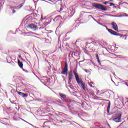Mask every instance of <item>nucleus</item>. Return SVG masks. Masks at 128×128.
Segmentation results:
<instances>
[{
    "label": "nucleus",
    "mask_w": 128,
    "mask_h": 128,
    "mask_svg": "<svg viewBox=\"0 0 128 128\" xmlns=\"http://www.w3.org/2000/svg\"><path fill=\"white\" fill-rule=\"evenodd\" d=\"M112 118L115 122H122V114L117 111L112 114Z\"/></svg>",
    "instance_id": "obj_1"
},
{
    "label": "nucleus",
    "mask_w": 128,
    "mask_h": 128,
    "mask_svg": "<svg viewBox=\"0 0 128 128\" xmlns=\"http://www.w3.org/2000/svg\"><path fill=\"white\" fill-rule=\"evenodd\" d=\"M93 8H98V10H104V12H106L108 10V8H106V6L98 3H93L92 4Z\"/></svg>",
    "instance_id": "obj_2"
},
{
    "label": "nucleus",
    "mask_w": 128,
    "mask_h": 128,
    "mask_svg": "<svg viewBox=\"0 0 128 128\" xmlns=\"http://www.w3.org/2000/svg\"><path fill=\"white\" fill-rule=\"evenodd\" d=\"M106 30L110 34H112V36H120V38H124V36L121 35L120 34L108 28H106Z\"/></svg>",
    "instance_id": "obj_3"
},
{
    "label": "nucleus",
    "mask_w": 128,
    "mask_h": 128,
    "mask_svg": "<svg viewBox=\"0 0 128 128\" xmlns=\"http://www.w3.org/2000/svg\"><path fill=\"white\" fill-rule=\"evenodd\" d=\"M68 63H66L64 70L62 71L60 74H66V78H68Z\"/></svg>",
    "instance_id": "obj_4"
},
{
    "label": "nucleus",
    "mask_w": 128,
    "mask_h": 128,
    "mask_svg": "<svg viewBox=\"0 0 128 128\" xmlns=\"http://www.w3.org/2000/svg\"><path fill=\"white\" fill-rule=\"evenodd\" d=\"M40 80L41 82L44 84V86H46V84H50V78H47L46 76H44L43 78H42ZM44 82L46 84H44Z\"/></svg>",
    "instance_id": "obj_5"
},
{
    "label": "nucleus",
    "mask_w": 128,
    "mask_h": 128,
    "mask_svg": "<svg viewBox=\"0 0 128 128\" xmlns=\"http://www.w3.org/2000/svg\"><path fill=\"white\" fill-rule=\"evenodd\" d=\"M86 114V112H84L83 110L74 111V114L78 116L80 118H82V116H84Z\"/></svg>",
    "instance_id": "obj_6"
},
{
    "label": "nucleus",
    "mask_w": 128,
    "mask_h": 128,
    "mask_svg": "<svg viewBox=\"0 0 128 128\" xmlns=\"http://www.w3.org/2000/svg\"><path fill=\"white\" fill-rule=\"evenodd\" d=\"M27 28H32V30H36L38 28V26L34 24H30Z\"/></svg>",
    "instance_id": "obj_7"
},
{
    "label": "nucleus",
    "mask_w": 128,
    "mask_h": 128,
    "mask_svg": "<svg viewBox=\"0 0 128 128\" xmlns=\"http://www.w3.org/2000/svg\"><path fill=\"white\" fill-rule=\"evenodd\" d=\"M18 94L22 96V98H28V94H25L20 92H17Z\"/></svg>",
    "instance_id": "obj_8"
},
{
    "label": "nucleus",
    "mask_w": 128,
    "mask_h": 128,
    "mask_svg": "<svg viewBox=\"0 0 128 128\" xmlns=\"http://www.w3.org/2000/svg\"><path fill=\"white\" fill-rule=\"evenodd\" d=\"M111 25L112 26V28L114 30H118V24H116V23L115 22H112L111 23Z\"/></svg>",
    "instance_id": "obj_9"
},
{
    "label": "nucleus",
    "mask_w": 128,
    "mask_h": 128,
    "mask_svg": "<svg viewBox=\"0 0 128 128\" xmlns=\"http://www.w3.org/2000/svg\"><path fill=\"white\" fill-rule=\"evenodd\" d=\"M59 96H60V100H68V99H66V94H64L62 93H59Z\"/></svg>",
    "instance_id": "obj_10"
},
{
    "label": "nucleus",
    "mask_w": 128,
    "mask_h": 128,
    "mask_svg": "<svg viewBox=\"0 0 128 128\" xmlns=\"http://www.w3.org/2000/svg\"><path fill=\"white\" fill-rule=\"evenodd\" d=\"M56 102H58V104H64V102H68V100H60L58 99L56 101Z\"/></svg>",
    "instance_id": "obj_11"
},
{
    "label": "nucleus",
    "mask_w": 128,
    "mask_h": 128,
    "mask_svg": "<svg viewBox=\"0 0 128 128\" xmlns=\"http://www.w3.org/2000/svg\"><path fill=\"white\" fill-rule=\"evenodd\" d=\"M68 80L70 82H72V77L74 75L72 74V71H70L68 73Z\"/></svg>",
    "instance_id": "obj_12"
},
{
    "label": "nucleus",
    "mask_w": 128,
    "mask_h": 128,
    "mask_svg": "<svg viewBox=\"0 0 128 128\" xmlns=\"http://www.w3.org/2000/svg\"><path fill=\"white\" fill-rule=\"evenodd\" d=\"M62 16H57L55 17L54 19L52 18L53 22H60L62 20Z\"/></svg>",
    "instance_id": "obj_13"
},
{
    "label": "nucleus",
    "mask_w": 128,
    "mask_h": 128,
    "mask_svg": "<svg viewBox=\"0 0 128 128\" xmlns=\"http://www.w3.org/2000/svg\"><path fill=\"white\" fill-rule=\"evenodd\" d=\"M110 92H112V90H107L105 92H103V94H105L106 96L108 98V96H110Z\"/></svg>",
    "instance_id": "obj_14"
},
{
    "label": "nucleus",
    "mask_w": 128,
    "mask_h": 128,
    "mask_svg": "<svg viewBox=\"0 0 128 128\" xmlns=\"http://www.w3.org/2000/svg\"><path fill=\"white\" fill-rule=\"evenodd\" d=\"M104 16H112L113 18H121V16H122V15H112L110 14H103Z\"/></svg>",
    "instance_id": "obj_15"
},
{
    "label": "nucleus",
    "mask_w": 128,
    "mask_h": 128,
    "mask_svg": "<svg viewBox=\"0 0 128 128\" xmlns=\"http://www.w3.org/2000/svg\"><path fill=\"white\" fill-rule=\"evenodd\" d=\"M80 86L81 88L84 90H86V84L84 83V82H82H82H80Z\"/></svg>",
    "instance_id": "obj_16"
},
{
    "label": "nucleus",
    "mask_w": 128,
    "mask_h": 128,
    "mask_svg": "<svg viewBox=\"0 0 128 128\" xmlns=\"http://www.w3.org/2000/svg\"><path fill=\"white\" fill-rule=\"evenodd\" d=\"M62 14L64 16V20H66V18H68V16H70V13H68V12H63Z\"/></svg>",
    "instance_id": "obj_17"
},
{
    "label": "nucleus",
    "mask_w": 128,
    "mask_h": 128,
    "mask_svg": "<svg viewBox=\"0 0 128 128\" xmlns=\"http://www.w3.org/2000/svg\"><path fill=\"white\" fill-rule=\"evenodd\" d=\"M18 66H19V68H24V64H22V62H20V60H18Z\"/></svg>",
    "instance_id": "obj_18"
},
{
    "label": "nucleus",
    "mask_w": 128,
    "mask_h": 128,
    "mask_svg": "<svg viewBox=\"0 0 128 128\" xmlns=\"http://www.w3.org/2000/svg\"><path fill=\"white\" fill-rule=\"evenodd\" d=\"M52 16L49 17V18H48L49 22H46V24H43L44 26H48V24H50V22H52Z\"/></svg>",
    "instance_id": "obj_19"
},
{
    "label": "nucleus",
    "mask_w": 128,
    "mask_h": 128,
    "mask_svg": "<svg viewBox=\"0 0 128 128\" xmlns=\"http://www.w3.org/2000/svg\"><path fill=\"white\" fill-rule=\"evenodd\" d=\"M96 58L99 64V65L102 66V63L100 62V56H98V54H96Z\"/></svg>",
    "instance_id": "obj_20"
},
{
    "label": "nucleus",
    "mask_w": 128,
    "mask_h": 128,
    "mask_svg": "<svg viewBox=\"0 0 128 128\" xmlns=\"http://www.w3.org/2000/svg\"><path fill=\"white\" fill-rule=\"evenodd\" d=\"M76 80V82H77V84H80V82H82V80H81L80 81V76H77L76 77H75Z\"/></svg>",
    "instance_id": "obj_21"
},
{
    "label": "nucleus",
    "mask_w": 128,
    "mask_h": 128,
    "mask_svg": "<svg viewBox=\"0 0 128 128\" xmlns=\"http://www.w3.org/2000/svg\"><path fill=\"white\" fill-rule=\"evenodd\" d=\"M80 54V52L76 51V52H71V56L72 58H74V56H76V54Z\"/></svg>",
    "instance_id": "obj_22"
},
{
    "label": "nucleus",
    "mask_w": 128,
    "mask_h": 128,
    "mask_svg": "<svg viewBox=\"0 0 128 128\" xmlns=\"http://www.w3.org/2000/svg\"><path fill=\"white\" fill-rule=\"evenodd\" d=\"M110 102L108 104V106L107 108V112L108 114H110Z\"/></svg>",
    "instance_id": "obj_23"
},
{
    "label": "nucleus",
    "mask_w": 128,
    "mask_h": 128,
    "mask_svg": "<svg viewBox=\"0 0 128 128\" xmlns=\"http://www.w3.org/2000/svg\"><path fill=\"white\" fill-rule=\"evenodd\" d=\"M76 28V23L74 24L73 26L71 28V30H74Z\"/></svg>",
    "instance_id": "obj_24"
},
{
    "label": "nucleus",
    "mask_w": 128,
    "mask_h": 128,
    "mask_svg": "<svg viewBox=\"0 0 128 128\" xmlns=\"http://www.w3.org/2000/svg\"><path fill=\"white\" fill-rule=\"evenodd\" d=\"M97 22V24H100V26H104V28H106H106H108V27H106V26L102 24V23H100V22Z\"/></svg>",
    "instance_id": "obj_25"
},
{
    "label": "nucleus",
    "mask_w": 128,
    "mask_h": 128,
    "mask_svg": "<svg viewBox=\"0 0 128 128\" xmlns=\"http://www.w3.org/2000/svg\"><path fill=\"white\" fill-rule=\"evenodd\" d=\"M68 86V88H71V90H76V88H74V86H72V85Z\"/></svg>",
    "instance_id": "obj_26"
},
{
    "label": "nucleus",
    "mask_w": 128,
    "mask_h": 128,
    "mask_svg": "<svg viewBox=\"0 0 128 128\" xmlns=\"http://www.w3.org/2000/svg\"><path fill=\"white\" fill-rule=\"evenodd\" d=\"M60 5L61 6V8H60V10H57L58 12H60L64 10V8H62V4H60Z\"/></svg>",
    "instance_id": "obj_27"
},
{
    "label": "nucleus",
    "mask_w": 128,
    "mask_h": 128,
    "mask_svg": "<svg viewBox=\"0 0 128 128\" xmlns=\"http://www.w3.org/2000/svg\"><path fill=\"white\" fill-rule=\"evenodd\" d=\"M24 3H22L18 6L19 10H20L24 6Z\"/></svg>",
    "instance_id": "obj_28"
},
{
    "label": "nucleus",
    "mask_w": 128,
    "mask_h": 128,
    "mask_svg": "<svg viewBox=\"0 0 128 128\" xmlns=\"http://www.w3.org/2000/svg\"><path fill=\"white\" fill-rule=\"evenodd\" d=\"M89 18H93L94 20V22H98V20H96V18H94V16H92L90 15L88 16Z\"/></svg>",
    "instance_id": "obj_29"
},
{
    "label": "nucleus",
    "mask_w": 128,
    "mask_h": 128,
    "mask_svg": "<svg viewBox=\"0 0 128 128\" xmlns=\"http://www.w3.org/2000/svg\"><path fill=\"white\" fill-rule=\"evenodd\" d=\"M11 8H13L14 10H20L18 6H11Z\"/></svg>",
    "instance_id": "obj_30"
},
{
    "label": "nucleus",
    "mask_w": 128,
    "mask_h": 128,
    "mask_svg": "<svg viewBox=\"0 0 128 128\" xmlns=\"http://www.w3.org/2000/svg\"><path fill=\"white\" fill-rule=\"evenodd\" d=\"M94 46H100V43L98 42H95Z\"/></svg>",
    "instance_id": "obj_31"
},
{
    "label": "nucleus",
    "mask_w": 128,
    "mask_h": 128,
    "mask_svg": "<svg viewBox=\"0 0 128 128\" xmlns=\"http://www.w3.org/2000/svg\"><path fill=\"white\" fill-rule=\"evenodd\" d=\"M86 12H80V16H82V14H84L86 13ZM86 14H88V12H86ZM88 14H91V12H88Z\"/></svg>",
    "instance_id": "obj_32"
},
{
    "label": "nucleus",
    "mask_w": 128,
    "mask_h": 128,
    "mask_svg": "<svg viewBox=\"0 0 128 128\" xmlns=\"http://www.w3.org/2000/svg\"><path fill=\"white\" fill-rule=\"evenodd\" d=\"M32 16H34V18H36V17H38V16H39V15H38V14L34 13V14H32Z\"/></svg>",
    "instance_id": "obj_33"
},
{
    "label": "nucleus",
    "mask_w": 128,
    "mask_h": 128,
    "mask_svg": "<svg viewBox=\"0 0 128 128\" xmlns=\"http://www.w3.org/2000/svg\"><path fill=\"white\" fill-rule=\"evenodd\" d=\"M10 8L12 10V14H16V10L15 9H14L12 7H10Z\"/></svg>",
    "instance_id": "obj_34"
},
{
    "label": "nucleus",
    "mask_w": 128,
    "mask_h": 128,
    "mask_svg": "<svg viewBox=\"0 0 128 128\" xmlns=\"http://www.w3.org/2000/svg\"><path fill=\"white\" fill-rule=\"evenodd\" d=\"M76 71L74 72V76L75 78H76V76H78V73H76Z\"/></svg>",
    "instance_id": "obj_35"
},
{
    "label": "nucleus",
    "mask_w": 128,
    "mask_h": 128,
    "mask_svg": "<svg viewBox=\"0 0 128 128\" xmlns=\"http://www.w3.org/2000/svg\"><path fill=\"white\" fill-rule=\"evenodd\" d=\"M54 2H60V4H62V0H53Z\"/></svg>",
    "instance_id": "obj_36"
},
{
    "label": "nucleus",
    "mask_w": 128,
    "mask_h": 128,
    "mask_svg": "<svg viewBox=\"0 0 128 128\" xmlns=\"http://www.w3.org/2000/svg\"><path fill=\"white\" fill-rule=\"evenodd\" d=\"M90 96H94V92H92V93L90 92Z\"/></svg>",
    "instance_id": "obj_37"
},
{
    "label": "nucleus",
    "mask_w": 128,
    "mask_h": 128,
    "mask_svg": "<svg viewBox=\"0 0 128 128\" xmlns=\"http://www.w3.org/2000/svg\"><path fill=\"white\" fill-rule=\"evenodd\" d=\"M33 100H31V102H32V100H35V102H38L39 99L38 98H36V99H34V98H32Z\"/></svg>",
    "instance_id": "obj_38"
},
{
    "label": "nucleus",
    "mask_w": 128,
    "mask_h": 128,
    "mask_svg": "<svg viewBox=\"0 0 128 128\" xmlns=\"http://www.w3.org/2000/svg\"><path fill=\"white\" fill-rule=\"evenodd\" d=\"M84 72H86L87 74H88L90 72V70H88L86 69H84Z\"/></svg>",
    "instance_id": "obj_39"
},
{
    "label": "nucleus",
    "mask_w": 128,
    "mask_h": 128,
    "mask_svg": "<svg viewBox=\"0 0 128 128\" xmlns=\"http://www.w3.org/2000/svg\"><path fill=\"white\" fill-rule=\"evenodd\" d=\"M62 36V34H59V36L58 38V42H60V36Z\"/></svg>",
    "instance_id": "obj_40"
},
{
    "label": "nucleus",
    "mask_w": 128,
    "mask_h": 128,
    "mask_svg": "<svg viewBox=\"0 0 128 128\" xmlns=\"http://www.w3.org/2000/svg\"><path fill=\"white\" fill-rule=\"evenodd\" d=\"M35 4V6H36V4L38 2V0H33Z\"/></svg>",
    "instance_id": "obj_41"
},
{
    "label": "nucleus",
    "mask_w": 128,
    "mask_h": 128,
    "mask_svg": "<svg viewBox=\"0 0 128 128\" xmlns=\"http://www.w3.org/2000/svg\"><path fill=\"white\" fill-rule=\"evenodd\" d=\"M32 96H33L34 97V98H36V96H34V94H30V98H34V97H32Z\"/></svg>",
    "instance_id": "obj_42"
},
{
    "label": "nucleus",
    "mask_w": 128,
    "mask_h": 128,
    "mask_svg": "<svg viewBox=\"0 0 128 128\" xmlns=\"http://www.w3.org/2000/svg\"><path fill=\"white\" fill-rule=\"evenodd\" d=\"M42 0V2H48V4H52L46 0Z\"/></svg>",
    "instance_id": "obj_43"
},
{
    "label": "nucleus",
    "mask_w": 128,
    "mask_h": 128,
    "mask_svg": "<svg viewBox=\"0 0 128 128\" xmlns=\"http://www.w3.org/2000/svg\"><path fill=\"white\" fill-rule=\"evenodd\" d=\"M22 70L23 72H28V70H26L22 68Z\"/></svg>",
    "instance_id": "obj_44"
},
{
    "label": "nucleus",
    "mask_w": 128,
    "mask_h": 128,
    "mask_svg": "<svg viewBox=\"0 0 128 128\" xmlns=\"http://www.w3.org/2000/svg\"><path fill=\"white\" fill-rule=\"evenodd\" d=\"M109 4H110V6H114V3L110 2Z\"/></svg>",
    "instance_id": "obj_45"
},
{
    "label": "nucleus",
    "mask_w": 128,
    "mask_h": 128,
    "mask_svg": "<svg viewBox=\"0 0 128 128\" xmlns=\"http://www.w3.org/2000/svg\"><path fill=\"white\" fill-rule=\"evenodd\" d=\"M6 108L8 110L9 112H10V108H11L10 107H9V108L6 107Z\"/></svg>",
    "instance_id": "obj_46"
},
{
    "label": "nucleus",
    "mask_w": 128,
    "mask_h": 128,
    "mask_svg": "<svg viewBox=\"0 0 128 128\" xmlns=\"http://www.w3.org/2000/svg\"><path fill=\"white\" fill-rule=\"evenodd\" d=\"M126 4V2H124L123 3H122V2H119V6H120L121 4Z\"/></svg>",
    "instance_id": "obj_47"
},
{
    "label": "nucleus",
    "mask_w": 128,
    "mask_h": 128,
    "mask_svg": "<svg viewBox=\"0 0 128 128\" xmlns=\"http://www.w3.org/2000/svg\"><path fill=\"white\" fill-rule=\"evenodd\" d=\"M28 22H29L28 20H26L24 22L25 24H28Z\"/></svg>",
    "instance_id": "obj_48"
},
{
    "label": "nucleus",
    "mask_w": 128,
    "mask_h": 128,
    "mask_svg": "<svg viewBox=\"0 0 128 128\" xmlns=\"http://www.w3.org/2000/svg\"><path fill=\"white\" fill-rule=\"evenodd\" d=\"M24 52L25 54H28V56H30V55L28 53L26 52Z\"/></svg>",
    "instance_id": "obj_49"
},
{
    "label": "nucleus",
    "mask_w": 128,
    "mask_h": 128,
    "mask_svg": "<svg viewBox=\"0 0 128 128\" xmlns=\"http://www.w3.org/2000/svg\"><path fill=\"white\" fill-rule=\"evenodd\" d=\"M93 100H98V96H96V98H94Z\"/></svg>",
    "instance_id": "obj_50"
},
{
    "label": "nucleus",
    "mask_w": 128,
    "mask_h": 128,
    "mask_svg": "<svg viewBox=\"0 0 128 128\" xmlns=\"http://www.w3.org/2000/svg\"><path fill=\"white\" fill-rule=\"evenodd\" d=\"M100 92V90H97V92H96V94L97 95V96H98V93Z\"/></svg>",
    "instance_id": "obj_51"
},
{
    "label": "nucleus",
    "mask_w": 128,
    "mask_h": 128,
    "mask_svg": "<svg viewBox=\"0 0 128 128\" xmlns=\"http://www.w3.org/2000/svg\"><path fill=\"white\" fill-rule=\"evenodd\" d=\"M92 64L93 65V66H96V64L94 63V62L92 61Z\"/></svg>",
    "instance_id": "obj_52"
},
{
    "label": "nucleus",
    "mask_w": 128,
    "mask_h": 128,
    "mask_svg": "<svg viewBox=\"0 0 128 128\" xmlns=\"http://www.w3.org/2000/svg\"><path fill=\"white\" fill-rule=\"evenodd\" d=\"M45 19H46V18H42V16L40 20H41L42 22V20H45Z\"/></svg>",
    "instance_id": "obj_53"
},
{
    "label": "nucleus",
    "mask_w": 128,
    "mask_h": 128,
    "mask_svg": "<svg viewBox=\"0 0 128 128\" xmlns=\"http://www.w3.org/2000/svg\"><path fill=\"white\" fill-rule=\"evenodd\" d=\"M22 120H23V122H26V124H28V122H26V120H24L22 119V118H20Z\"/></svg>",
    "instance_id": "obj_54"
},
{
    "label": "nucleus",
    "mask_w": 128,
    "mask_h": 128,
    "mask_svg": "<svg viewBox=\"0 0 128 128\" xmlns=\"http://www.w3.org/2000/svg\"><path fill=\"white\" fill-rule=\"evenodd\" d=\"M93 88H94V90H97L98 88L96 86H94Z\"/></svg>",
    "instance_id": "obj_55"
},
{
    "label": "nucleus",
    "mask_w": 128,
    "mask_h": 128,
    "mask_svg": "<svg viewBox=\"0 0 128 128\" xmlns=\"http://www.w3.org/2000/svg\"><path fill=\"white\" fill-rule=\"evenodd\" d=\"M96 42H94V41H92L90 44H94H94H95Z\"/></svg>",
    "instance_id": "obj_56"
},
{
    "label": "nucleus",
    "mask_w": 128,
    "mask_h": 128,
    "mask_svg": "<svg viewBox=\"0 0 128 128\" xmlns=\"http://www.w3.org/2000/svg\"><path fill=\"white\" fill-rule=\"evenodd\" d=\"M49 2H54V3L56 2L54 1V0H50Z\"/></svg>",
    "instance_id": "obj_57"
},
{
    "label": "nucleus",
    "mask_w": 128,
    "mask_h": 128,
    "mask_svg": "<svg viewBox=\"0 0 128 128\" xmlns=\"http://www.w3.org/2000/svg\"><path fill=\"white\" fill-rule=\"evenodd\" d=\"M32 34H36V36H40V34H38L36 33H34V32H33Z\"/></svg>",
    "instance_id": "obj_58"
},
{
    "label": "nucleus",
    "mask_w": 128,
    "mask_h": 128,
    "mask_svg": "<svg viewBox=\"0 0 128 128\" xmlns=\"http://www.w3.org/2000/svg\"><path fill=\"white\" fill-rule=\"evenodd\" d=\"M128 14H124V15L123 16H127Z\"/></svg>",
    "instance_id": "obj_59"
},
{
    "label": "nucleus",
    "mask_w": 128,
    "mask_h": 128,
    "mask_svg": "<svg viewBox=\"0 0 128 128\" xmlns=\"http://www.w3.org/2000/svg\"><path fill=\"white\" fill-rule=\"evenodd\" d=\"M109 4V3H108V2H104V4Z\"/></svg>",
    "instance_id": "obj_60"
},
{
    "label": "nucleus",
    "mask_w": 128,
    "mask_h": 128,
    "mask_svg": "<svg viewBox=\"0 0 128 128\" xmlns=\"http://www.w3.org/2000/svg\"><path fill=\"white\" fill-rule=\"evenodd\" d=\"M70 82H70V80H68V84H71Z\"/></svg>",
    "instance_id": "obj_61"
},
{
    "label": "nucleus",
    "mask_w": 128,
    "mask_h": 128,
    "mask_svg": "<svg viewBox=\"0 0 128 128\" xmlns=\"http://www.w3.org/2000/svg\"><path fill=\"white\" fill-rule=\"evenodd\" d=\"M26 34H34V32H27Z\"/></svg>",
    "instance_id": "obj_62"
},
{
    "label": "nucleus",
    "mask_w": 128,
    "mask_h": 128,
    "mask_svg": "<svg viewBox=\"0 0 128 128\" xmlns=\"http://www.w3.org/2000/svg\"><path fill=\"white\" fill-rule=\"evenodd\" d=\"M20 60H23V62H26V60H24V58H20Z\"/></svg>",
    "instance_id": "obj_63"
},
{
    "label": "nucleus",
    "mask_w": 128,
    "mask_h": 128,
    "mask_svg": "<svg viewBox=\"0 0 128 128\" xmlns=\"http://www.w3.org/2000/svg\"><path fill=\"white\" fill-rule=\"evenodd\" d=\"M89 86H90V88H94V86H92V85L91 84H89Z\"/></svg>",
    "instance_id": "obj_64"
}]
</instances>
